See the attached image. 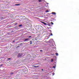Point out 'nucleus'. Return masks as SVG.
<instances>
[{
  "label": "nucleus",
  "instance_id": "obj_2",
  "mask_svg": "<svg viewBox=\"0 0 79 79\" xmlns=\"http://www.w3.org/2000/svg\"><path fill=\"white\" fill-rule=\"evenodd\" d=\"M23 71L25 74H27V68L24 69Z\"/></svg>",
  "mask_w": 79,
  "mask_h": 79
},
{
  "label": "nucleus",
  "instance_id": "obj_27",
  "mask_svg": "<svg viewBox=\"0 0 79 79\" xmlns=\"http://www.w3.org/2000/svg\"><path fill=\"white\" fill-rule=\"evenodd\" d=\"M46 12H48V11H47V10H46Z\"/></svg>",
  "mask_w": 79,
  "mask_h": 79
},
{
  "label": "nucleus",
  "instance_id": "obj_16",
  "mask_svg": "<svg viewBox=\"0 0 79 79\" xmlns=\"http://www.w3.org/2000/svg\"><path fill=\"white\" fill-rule=\"evenodd\" d=\"M51 61L52 62H53V59H51Z\"/></svg>",
  "mask_w": 79,
  "mask_h": 79
},
{
  "label": "nucleus",
  "instance_id": "obj_18",
  "mask_svg": "<svg viewBox=\"0 0 79 79\" xmlns=\"http://www.w3.org/2000/svg\"><path fill=\"white\" fill-rule=\"evenodd\" d=\"M31 37H32V36H29L28 37V38H31Z\"/></svg>",
  "mask_w": 79,
  "mask_h": 79
},
{
  "label": "nucleus",
  "instance_id": "obj_30",
  "mask_svg": "<svg viewBox=\"0 0 79 79\" xmlns=\"http://www.w3.org/2000/svg\"><path fill=\"white\" fill-rule=\"evenodd\" d=\"M41 70L42 71H44V69H42Z\"/></svg>",
  "mask_w": 79,
  "mask_h": 79
},
{
  "label": "nucleus",
  "instance_id": "obj_12",
  "mask_svg": "<svg viewBox=\"0 0 79 79\" xmlns=\"http://www.w3.org/2000/svg\"><path fill=\"white\" fill-rule=\"evenodd\" d=\"M20 5V4H15V5H16V6H18L19 5Z\"/></svg>",
  "mask_w": 79,
  "mask_h": 79
},
{
  "label": "nucleus",
  "instance_id": "obj_3",
  "mask_svg": "<svg viewBox=\"0 0 79 79\" xmlns=\"http://www.w3.org/2000/svg\"><path fill=\"white\" fill-rule=\"evenodd\" d=\"M29 40V38H26L24 40V42H28Z\"/></svg>",
  "mask_w": 79,
  "mask_h": 79
},
{
  "label": "nucleus",
  "instance_id": "obj_28",
  "mask_svg": "<svg viewBox=\"0 0 79 79\" xmlns=\"http://www.w3.org/2000/svg\"><path fill=\"white\" fill-rule=\"evenodd\" d=\"M17 48H18V47H19V46H17Z\"/></svg>",
  "mask_w": 79,
  "mask_h": 79
},
{
  "label": "nucleus",
  "instance_id": "obj_24",
  "mask_svg": "<svg viewBox=\"0 0 79 79\" xmlns=\"http://www.w3.org/2000/svg\"><path fill=\"white\" fill-rule=\"evenodd\" d=\"M52 74H53V75H55V73H52Z\"/></svg>",
  "mask_w": 79,
  "mask_h": 79
},
{
  "label": "nucleus",
  "instance_id": "obj_6",
  "mask_svg": "<svg viewBox=\"0 0 79 79\" xmlns=\"http://www.w3.org/2000/svg\"><path fill=\"white\" fill-rule=\"evenodd\" d=\"M30 45H31V44H32L33 42H32V40H30Z\"/></svg>",
  "mask_w": 79,
  "mask_h": 79
},
{
  "label": "nucleus",
  "instance_id": "obj_8",
  "mask_svg": "<svg viewBox=\"0 0 79 79\" xmlns=\"http://www.w3.org/2000/svg\"><path fill=\"white\" fill-rule=\"evenodd\" d=\"M15 29H17V30H18L19 29V28L17 27H15Z\"/></svg>",
  "mask_w": 79,
  "mask_h": 79
},
{
  "label": "nucleus",
  "instance_id": "obj_17",
  "mask_svg": "<svg viewBox=\"0 0 79 79\" xmlns=\"http://www.w3.org/2000/svg\"><path fill=\"white\" fill-rule=\"evenodd\" d=\"M4 18L3 17H0V19H3Z\"/></svg>",
  "mask_w": 79,
  "mask_h": 79
},
{
  "label": "nucleus",
  "instance_id": "obj_4",
  "mask_svg": "<svg viewBox=\"0 0 79 79\" xmlns=\"http://www.w3.org/2000/svg\"><path fill=\"white\" fill-rule=\"evenodd\" d=\"M19 57H20L21 56H23V54H22L21 53H19L18 55Z\"/></svg>",
  "mask_w": 79,
  "mask_h": 79
},
{
  "label": "nucleus",
  "instance_id": "obj_10",
  "mask_svg": "<svg viewBox=\"0 0 79 79\" xmlns=\"http://www.w3.org/2000/svg\"><path fill=\"white\" fill-rule=\"evenodd\" d=\"M34 67H35V68H38V67H39V66H34Z\"/></svg>",
  "mask_w": 79,
  "mask_h": 79
},
{
  "label": "nucleus",
  "instance_id": "obj_29",
  "mask_svg": "<svg viewBox=\"0 0 79 79\" xmlns=\"http://www.w3.org/2000/svg\"><path fill=\"white\" fill-rule=\"evenodd\" d=\"M3 64H1V66H3Z\"/></svg>",
  "mask_w": 79,
  "mask_h": 79
},
{
  "label": "nucleus",
  "instance_id": "obj_15",
  "mask_svg": "<svg viewBox=\"0 0 79 79\" xmlns=\"http://www.w3.org/2000/svg\"><path fill=\"white\" fill-rule=\"evenodd\" d=\"M11 58H8L7 59V60H11Z\"/></svg>",
  "mask_w": 79,
  "mask_h": 79
},
{
  "label": "nucleus",
  "instance_id": "obj_19",
  "mask_svg": "<svg viewBox=\"0 0 79 79\" xmlns=\"http://www.w3.org/2000/svg\"><path fill=\"white\" fill-rule=\"evenodd\" d=\"M51 24H52V25H53V22H51Z\"/></svg>",
  "mask_w": 79,
  "mask_h": 79
},
{
  "label": "nucleus",
  "instance_id": "obj_9",
  "mask_svg": "<svg viewBox=\"0 0 79 79\" xmlns=\"http://www.w3.org/2000/svg\"><path fill=\"white\" fill-rule=\"evenodd\" d=\"M18 26L19 27H22V26H23V25L22 24L19 25Z\"/></svg>",
  "mask_w": 79,
  "mask_h": 79
},
{
  "label": "nucleus",
  "instance_id": "obj_32",
  "mask_svg": "<svg viewBox=\"0 0 79 79\" xmlns=\"http://www.w3.org/2000/svg\"><path fill=\"white\" fill-rule=\"evenodd\" d=\"M47 3V4H48V3Z\"/></svg>",
  "mask_w": 79,
  "mask_h": 79
},
{
  "label": "nucleus",
  "instance_id": "obj_1",
  "mask_svg": "<svg viewBox=\"0 0 79 79\" xmlns=\"http://www.w3.org/2000/svg\"><path fill=\"white\" fill-rule=\"evenodd\" d=\"M41 23H42L43 24H44V25L45 26H50V24H47L45 22H42V21H41Z\"/></svg>",
  "mask_w": 79,
  "mask_h": 79
},
{
  "label": "nucleus",
  "instance_id": "obj_5",
  "mask_svg": "<svg viewBox=\"0 0 79 79\" xmlns=\"http://www.w3.org/2000/svg\"><path fill=\"white\" fill-rule=\"evenodd\" d=\"M52 14L53 15H56V13L54 12H52Z\"/></svg>",
  "mask_w": 79,
  "mask_h": 79
},
{
  "label": "nucleus",
  "instance_id": "obj_25",
  "mask_svg": "<svg viewBox=\"0 0 79 79\" xmlns=\"http://www.w3.org/2000/svg\"><path fill=\"white\" fill-rule=\"evenodd\" d=\"M50 33H51L52 32V30H50Z\"/></svg>",
  "mask_w": 79,
  "mask_h": 79
},
{
  "label": "nucleus",
  "instance_id": "obj_33",
  "mask_svg": "<svg viewBox=\"0 0 79 79\" xmlns=\"http://www.w3.org/2000/svg\"><path fill=\"white\" fill-rule=\"evenodd\" d=\"M50 28H51V27H50Z\"/></svg>",
  "mask_w": 79,
  "mask_h": 79
},
{
  "label": "nucleus",
  "instance_id": "obj_20",
  "mask_svg": "<svg viewBox=\"0 0 79 79\" xmlns=\"http://www.w3.org/2000/svg\"><path fill=\"white\" fill-rule=\"evenodd\" d=\"M40 51L41 52H42V50H40Z\"/></svg>",
  "mask_w": 79,
  "mask_h": 79
},
{
  "label": "nucleus",
  "instance_id": "obj_31",
  "mask_svg": "<svg viewBox=\"0 0 79 79\" xmlns=\"http://www.w3.org/2000/svg\"><path fill=\"white\" fill-rule=\"evenodd\" d=\"M21 45L22 44V43L20 44Z\"/></svg>",
  "mask_w": 79,
  "mask_h": 79
},
{
  "label": "nucleus",
  "instance_id": "obj_26",
  "mask_svg": "<svg viewBox=\"0 0 79 79\" xmlns=\"http://www.w3.org/2000/svg\"><path fill=\"white\" fill-rule=\"evenodd\" d=\"M15 42V41H14L12 42L13 43H14V42Z\"/></svg>",
  "mask_w": 79,
  "mask_h": 79
},
{
  "label": "nucleus",
  "instance_id": "obj_11",
  "mask_svg": "<svg viewBox=\"0 0 79 79\" xmlns=\"http://www.w3.org/2000/svg\"><path fill=\"white\" fill-rule=\"evenodd\" d=\"M51 35L52 36V35H53V34H52V32H51V35H49V36H51Z\"/></svg>",
  "mask_w": 79,
  "mask_h": 79
},
{
  "label": "nucleus",
  "instance_id": "obj_14",
  "mask_svg": "<svg viewBox=\"0 0 79 79\" xmlns=\"http://www.w3.org/2000/svg\"><path fill=\"white\" fill-rule=\"evenodd\" d=\"M42 1V0H39L38 1V2H41Z\"/></svg>",
  "mask_w": 79,
  "mask_h": 79
},
{
  "label": "nucleus",
  "instance_id": "obj_7",
  "mask_svg": "<svg viewBox=\"0 0 79 79\" xmlns=\"http://www.w3.org/2000/svg\"><path fill=\"white\" fill-rule=\"evenodd\" d=\"M14 73H15V72L11 73H10V75H12V74H13Z\"/></svg>",
  "mask_w": 79,
  "mask_h": 79
},
{
  "label": "nucleus",
  "instance_id": "obj_13",
  "mask_svg": "<svg viewBox=\"0 0 79 79\" xmlns=\"http://www.w3.org/2000/svg\"><path fill=\"white\" fill-rule=\"evenodd\" d=\"M55 54L56 56H58V54L57 53H56Z\"/></svg>",
  "mask_w": 79,
  "mask_h": 79
},
{
  "label": "nucleus",
  "instance_id": "obj_22",
  "mask_svg": "<svg viewBox=\"0 0 79 79\" xmlns=\"http://www.w3.org/2000/svg\"><path fill=\"white\" fill-rule=\"evenodd\" d=\"M17 24H18V23H16L15 24V25H16Z\"/></svg>",
  "mask_w": 79,
  "mask_h": 79
},
{
  "label": "nucleus",
  "instance_id": "obj_21",
  "mask_svg": "<svg viewBox=\"0 0 79 79\" xmlns=\"http://www.w3.org/2000/svg\"><path fill=\"white\" fill-rule=\"evenodd\" d=\"M14 32V31H11V33H12V32Z\"/></svg>",
  "mask_w": 79,
  "mask_h": 79
},
{
  "label": "nucleus",
  "instance_id": "obj_23",
  "mask_svg": "<svg viewBox=\"0 0 79 79\" xmlns=\"http://www.w3.org/2000/svg\"><path fill=\"white\" fill-rule=\"evenodd\" d=\"M53 68H55V67L54 66L53 67Z\"/></svg>",
  "mask_w": 79,
  "mask_h": 79
}]
</instances>
